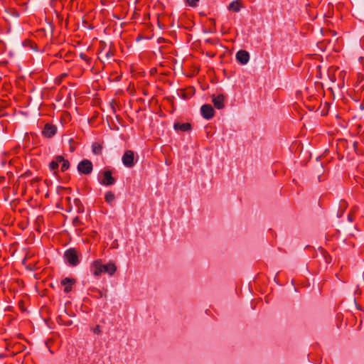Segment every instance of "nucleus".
Segmentation results:
<instances>
[{"mask_svg": "<svg viewBox=\"0 0 364 364\" xmlns=\"http://www.w3.org/2000/svg\"><path fill=\"white\" fill-rule=\"evenodd\" d=\"M64 257L67 262L73 267H75L79 264L78 255L74 248L67 250L65 252Z\"/></svg>", "mask_w": 364, "mask_h": 364, "instance_id": "obj_1", "label": "nucleus"}, {"mask_svg": "<svg viewBox=\"0 0 364 364\" xmlns=\"http://www.w3.org/2000/svg\"><path fill=\"white\" fill-rule=\"evenodd\" d=\"M122 161L123 164L127 168H132L136 162L134 152L132 150H127L124 153Z\"/></svg>", "mask_w": 364, "mask_h": 364, "instance_id": "obj_2", "label": "nucleus"}, {"mask_svg": "<svg viewBox=\"0 0 364 364\" xmlns=\"http://www.w3.org/2000/svg\"><path fill=\"white\" fill-rule=\"evenodd\" d=\"M77 168L81 174L89 175L93 170V165L91 161L83 159L79 162Z\"/></svg>", "mask_w": 364, "mask_h": 364, "instance_id": "obj_3", "label": "nucleus"}, {"mask_svg": "<svg viewBox=\"0 0 364 364\" xmlns=\"http://www.w3.org/2000/svg\"><path fill=\"white\" fill-rule=\"evenodd\" d=\"M102 178L99 180V182L103 186H112L115 183L116 179L112 176V173L110 170H105L102 172Z\"/></svg>", "mask_w": 364, "mask_h": 364, "instance_id": "obj_4", "label": "nucleus"}, {"mask_svg": "<svg viewBox=\"0 0 364 364\" xmlns=\"http://www.w3.org/2000/svg\"><path fill=\"white\" fill-rule=\"evenodd\" d=\"M200 113L205 119H210L215 114V110L210 105L205 104L200 107Z\"/></svg>", "mask_w": 364, "mask_h": 364, "instance_id": "obj_5", "label": "nucleus"}, {"mask_svg": "<svg viewBox=\"0 0 364 364\" xmlns=\"http://www.w3.org/2000/svg\"><path fill=\"white\" fill-rule=\"evenodd\" d=\"M57 132V127L51 124L47 123L45 124L42 131V134L46 138H51Z\"/></svg>", "mask_w": 364, "mask_h": 364, "instance_id": "obj_6", "label": "nucleus"}, {"mask_svg": "<svg viewBox=\"0 0 364 364\" xmlns=\"http://www.w3.org/2000/svg\"><path fill=\"white\" fill-rule=\"evenodd\" d=\"M212 102L214 105V107L218 109H222L225 107L224 101H225V95L223 94H220L217 96L213 95Z\"/></svg>", "mask_w": 364, "mask_h": 364, "instance_id": "obj_7", "label": "nucleus"}, {"mask_svg": "<svg viewBox=\"0 0 364 364\" xmlns=\"http://www.w3.org/2000/svg\"><path fill=\"white\" fill-rule=\"evenodd\" d=\"M236 58L242 65H245L250 60L249 53L245 50H240L236 53Z\"/></svg>", "mask_w": 364, "mask_h": 364, "instance_id": "obj_8", "label": "nucleus"}, {"mask_svg": "<svg viewBox=\"0 0 364 364\" xmlns=\"http://www.w3.org/2000/svg\"><path fill=\"white\" fill-rule=\"evenodd\" d=\"M90 271L95 277L101 275L102 273V262L100 260L94 261L90 266Z\"/></svg>", "mask_w": 364, "mask_h": 364, "instance_id": "obj_9", "label": "nucleus"}, {"mask_svg": "<svg viewBox=\"0 0 364 364\" xmlns=\"http://www.w3.org/2000/svg\"><path fill=\"white\" fill-rule=\"evenodd\" d=\"M102 273H107L109 275H113L117 271V267L113 262L103 264L102 263Z\"/></svg>", "mask_w": 364, "mask_h": 364, "instance_id": "obj_10", "label": "nucleus"}, {"mask_svg": "<svg viewBox=\"0 0 364 364\" xmlns=\"http://www.w3.org/2000/svg\"><path fill=\"white\" fill-rule=\"evenodd\" d=\"M75 283V279L65 278L61 281V284L65 286L64 291L69 293L72 290V285Z\"/></svg>", "mask_w": 364, "mask_h": 364, "instance_id": "obj_11", "label": "nucleus"}, {"mask_svg": "<svg viewBox=\"0 0 364 364\" xmlns=\"http://www.w3.org/2000/svg\"><path fill=\"white\" fill-rule=\"evenodd\" d=\"M173 128L175 130L178 131H182V132H187L191 129V124L190 123H179L176 122L173 125Z\"/></svg>", "mask_w": 364, "mask_h": 364, "instance_id": "obj_12", "label": "nucleus"}, {"mask_svg": "<svg viewBox=\"0 0 364 364\" xmlns=\"http://www.w3.org/2000/svg\"><path fill=\"white\" fill-rule=\"evenodd\" d=\"M63 161V156H57L55 157V159L53 160L49 164V168L52 171L56 170L59 164L61 163V161Z\"/></svg>", "mask_w": 364, "mask_h": 364, "instance_id": "obj_13", "label": "nucleus"}, {"mask_svg": "<svg viewBox=\"0 0 364 364\" xmlns=\"http://www.w3.org/2000/svg\"><path fill=\"white\" fill-rule=\"evenodd\" d=\"M241 9V4L238 1L231 2L228 6V9L234 12H238Z\"/></svg>", "mask_w": 364, "mask_h": 364, "instance_id": "obj_14", "label": "nucleus"}, {"mask_svg": "<svg viewBox=\"0 0 364 364\" xmlns=\"http://www.w3.org/2000/svg\"><path fill=\"white\" fill-rule=\"evenodd\" d=\"M92 152L96 155L102 154V146L98 143H93L92 145Z\"/></svg>", "mask_w": 364, "mask_h": 364, "instance_id": "obj_15", "label": "nucleus"}, {"mask_svg": "<svg viewBox=\"0 0 364 364\" xmlns=\"http://www.w3.org/2000/svg\"><path fill=\"white\" fill-rule=\"evenodd\" d=\"M105 201L111 204L115 199V196L112 191H107L105 196Z\"/></svg>", "mask_w": 364, "mask_h": 364, "instance_id": "obj_16", "label": "nucleus"}, {"mask_svg": "<svg viewBox=\"0 0 364 364\" xmlns=\"http://www.w3.org/2000/svg\"><path fill=\"white\" fill-rule=\"evenodd\" d=\"M61 163H62V165L60 167V170H61V171L64 172L69 168L70 163L68 160L65 159L64 158H63V161H62Z\"/></svg>", "mask_w": 364, "mask_h": 364, "instance_id": "obj_17", "label": "nucleus"}, {"mask_svg": "<svg viewBox=\"0 0 364 364\" xmlns=\"http://www.w3.org/2000/svg\"><path fill=\"white\" fill-rule=\"evenodd\" d=\"M200 0H186V2L187 4H188L190 6L196 7L197 6L198 2Z\"/></svg>", "mask_w": 364, "mask_h": 364, "instance_id": "obj_18", "label": "nucleus"}, {"mask_svg": "<svg viewBox=\"0 0 364 364\" xmlns=\"http://www.w3.org/2000/svg\"><path fill=\"white\" fill-rule=\"evenodd\" d=\"M93 332L95 333V334H100L101 333V328L99 325L96 326L94 328H93Z\"/></svg>", "mask_w": 364, "mask_h": 364, "instance_id": "obj_19", "label": "nucleus"}, {"mask_svg": "<svg viewBox=\"0 0 364 364\" xmlns=\"http://www.w3.org/2000/svg\"><path fill=\"white\" fill-rule=\"evenodd\" d=\"M113 55H114V52L112 50H110V49L107 52H106V53H105V57L107 58H110V57H112Z\"/></svg>", "mask_w": 364, "mask_h": 364, "instance_id": "obj_20", "label": "nucleus"}, {"mask_svg": "<svg viewBox=\"0 0 364 364\" xmlns=\"http://www.w3.org/2000/svg\"><path fill=\"white\" fill-rule=\"evenodd\" d=\"M73 223L75 226H77L78 225V224L80 223V219L78 217H76L73 219Z\"/></svg>", "mask_w": 364, "mask_h": 364, "instance_id": "obj_21", "label": "nucleus"}, {"mask_svg": "<svg viewBox=\"0 0 364 364\" xmlns=\"http://www.w3.org/2000/svg\"><path fill=\"white\" fill-rule=\"evenodd\" d=\"M80 58H82L84 60H88L87 55L85 53H81L80 54Z\"/></svg>", "mask_w": 364, "mask_h": 364, "instance_id": "obj_22", "label": "nucleus"}, {"mask_svg": "<svg viewBox=\"0 0 364 364\" xmlns=\"http://www.w3.org/2000/svg\"><path fill=\"white\" fill-rule=\"evenodd\" d=\"M360 84H361V88L364 89V76L360 79Z\"/></svg>", "mask_w": 364, "mask_h": 364, "instance_id": "obj_23", "label": "nucleus"}, {"mask_svg": "<svg viewBox=\"0 0 364 364\" xmlns=\"http://www.w3.org/2000/svg\"><path fill=\"white\" fill-rule=\"evenodd\" d=\"M192 95H193V93H192V92H191V93H190V95H187L186 93H184V92H183V97L184 99H187V98L190 97Z\"/></svg>", "mask_w": 364, "mask_h": 364, "instance_id": "obj_24", "label": "nucleus"}, {"mask_svg": "<svg viewBox=\"0 0 364 364\" xmlns=\"http://www.w3.org/2000/svg\"><path fill=\"white\" fill-rule=\"evenodd\" d=\"M359 107L361 110L364 109V101L360 104Z\"/></svg>", "mask_w": 364, "mask_h": 364, "instance_id": "obj_25", "label": "nucleus"}, {"mask_svg": "<svg viewBox=\"0 0 364 364\" xmlns=\"http://www.w3.org/2000/svg\"><path fill=\"white\" fill-rule=\"evenodd\" d=\"M348 220H350V221H353V216H352L351 215H349L348 216Z\"/></svg>", "mask_w": 364, "mask_h": 364, "instance_id": "obj_26", "label": "nucleus"}, {"mask_svg": "<svg viewBox=\"0 0 364 364\" xmlns=\"http://www.w3.org/2000/svg\"><path fill=\"white\" fill-rule=\"evenodd\" d=\"M71 324H72V321H69V322H68V323H67V324H66V325H67V326H70V325H71Z\"/></svg>", "mask_w": 364, "mask_h": 364, "instance_id": "obj_27", "label": "nucleus"}, {"mask_svg": "<svg viewBox=\"0 0 364 364\" xmlns=\"http://www.w3.org/2000/svg\"><path fill=\"white\" fill-rule=\"evenodd\" d=\"M65 75H66V74H65V73H64V74H63V75H62V76H63V77H65Z\"/></svg>", "mask_w": 364, "mask_h": 364, "instance_id": "obj_28", "label": "nucleus"}]
</instances>
